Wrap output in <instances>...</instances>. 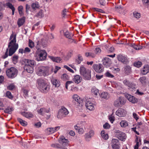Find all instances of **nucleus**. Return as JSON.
Here are the masks:
<instances>
[{
	"instance_id": "27",
	"label": "nucleus",
	"mask_w": 149,
	"mask_h": 149,
	"mask_svg": "<svg viewBox=\"0 0 149 149\" xmlns=\"http://www.w3.org/2000/svg\"><path fill=\"white\" fill-rule=\"evenodd\" d=\"M24 69L28 73H32L33 72V68L32 66H30L29 65H25L24 67Z\"/></svg>"
},
{
	"instance_id": "42",
	"label": "nucleus",
	"mask_w": 149,
	"mask_h": 149,
	"mask_svg": "<svg viewBox=\"0 0 149 149\" xmlns=\"http://www.w3.org/2000/svg\"><path fill=\"white\" fill-rule=\"evenodd\" d=\"M139 80L141 83L143 85H145L146 83V77L145 76L140 77Z\"/></svg>"
},
{
	"instance_id": "50",
	"label": "nucleus",
	"mask_w": 149,
	"mask_h": 149,
	"mask_svg": "<svg viewBox=\"0 0 149 149\" xmlns=\"http://www.w3.org/2000/svg\"><path fill=\"white\" fill-rule=\"evenodd\" d=\"M22 91L24 93V96L25 97H28V96L29 91L26 89L23 88Z\"/></svg>"
},
{
	"instance_id": "48",
	"label": "nucleus",
	"mask_w": 149,
	"mask_h": 149,
	"mask_svg": "<svg viewBox=\"0 0 149 149\" xmlns=\"http://www.w3.org/2000/svg\"><path fill=\"white\" fill-rule=\"evenodd\" d=\"M134 66L138 68H139L141 67V66L142 65V63L141 61H138L134 63Z\"/></svg>"
},
{
	"instance_id": "41",
	"label": "nucleus",
	"mask_w": 149,
	"mask_h": 149,
	"mask_svg": "<svg viewBox=\"0 0 149 149\" xmlns=\"http://www.w3.org/2000/svg\"><path fill=\"white\" fill-rule=\"evenodd\" d=\"M130 46L134 48L136 50L140 49L142 48V46L140 45H135L134 44H132L130 45Z\"/></svg>"
},
{
	"instance_id": "39",
	"label": "nucleus",
	"mask_w": 149,
	"mask_h": 149,
	"mask_svg": "<svg viewBox=\"0 0 149 149\" xmlns=\"http://www.w3.org/2000/svg\"><path fill=\"white\" fill-rule=\"evenodd\" d=\"M101 134L102 138L105 140H107L109 138L108 134L105 133L104 131H102L101 133Z\"/></svg>"
},
{
	"instance_id": "47",
	"label": "nucleus",
	"mask_w": 149,
	"mask_h": 149,
	"mask_svg": "<svg viewBox=\"0 0 149 149\" xmlns=\"http://www.w3.org/2000/svg\"><path fill=\"white\" fill-rule=\"evenodd\" d=\"M41 46L40 40H38L36 42V48L38 51L40 50Z\"/></svg>"
},
{
	"instance_id": "24",
	"label": "nucleus",
	"mask_w": 149,
	"mask_h": 149,
	"mask_svg": "<svg viewBox=\"0 0 149 149\" xmlns=\"http://www.w3.org/2000/svg\"><path fill=\"white\" fill-rule=\"evenodd\" d=\"M123 83L125 85L127 86L129 88L133 89L135 88L134 85H133L132 83L130 82L126 79L123 81Z\"/></svg>"
},
{
	"instance_id": "32",
	"label": "nucleus",
	"mask_w": 149,
	"mask_h": 149,
	"mask_svg": "<svg viewBox=\"0 0 149 149\" xmlns=\"http://www.w3.org/2000/svg\"><path fill=\"white\" fill-rule=\"evenodd\" d=\"M115 10L120 13H123L124 9L120 6H116L115 7Z\"/></svg>"
},
{
	"instance_id": "16",
	"label": "nucleus",
	"mask_w": 149,
	"mask_h": 149,
	"mask_svg": "<svg viewBox=\"0 0 149 149\" xmlns=\"http://www.w3.org/2000/svg\"><path fill=\"white\" fill-rule=\"evenodd\" d=\"M94 131L93 130H90L89 132L85 134V139L87 141H90L94 134Z\"/></svg>"
},
{
	"instance_id": "34",
	"label": "nucleus",
	"mask_w": 149,
	"mask_h": 149,
	"mask_svg": "<svg viewBox=\"0 0 149 149\" xmlns=\"http://www.w3.org/2000/svg\"><path fill=\"white\" fill-rule=\"evenodd\" d=\"M31 7L32 9H33L36 10L39 8L40 5L39 4V3L38 2L36 1L31 4Z\"/></svg>"
},
{
	"instance_id": "38",
	"label": "nucleus",
	"mask_w": 149,
	"mask_h": 149,
	"mask_svg": "<svg viewBox=\"0 0 149 149\" xmlns=\"http://www.w3.org/2000/svg\"><path fill=\"white\" fill-rule=\"evenodd\" d=\"M14 110L13 108L12 107H8L4 110V112L7 113H11Z\"/></svg>"
},
{
	"instance_id": "18",
	"label": "nucleus",
	"mask_w": 149,
	"mask_h": 149,
	"mask_svg": "<svg viewBox=\"0 0 149 149\" xmlns=\"http://www.w3.org/2000/svg\"><path fill=\"white\" fill-rule=\"evenodd\" d=\"M72 97L73 99L75 101L77 102L79 104L78 105L79 107H81L82 106V99L80 98V97L77 94L74 95Z\"/></svg>"
},
{
	"instance_id": "54",
	"label": "nucleus",
	"mask_w": 149,
	"mask_h": 149,
	"mask_svg": "<svg viewBox=\"0 0 149 149\" xmlns=\"http://www.w3.org/2000/svg\"><path fill=\"white\" fill-rule=\"evenodd\" d=\"M23 6H20L18 7V10L19 12V14L21 15H22L23 14Z\"/></svg>"
},
{
	"instance_id": "14",
	"label": "nucleus",
	"mask_w": 149,
	"mask_h": 149,
	"mask_svg": "<svg viewBox=\"0 0 149 149\" xmlns=\"http://www.w3.org/2000/svg\"><path fill=\"white\" fill-rule=\"evenodd\" d=\"M111 145L113 149H119L120 147L118 140L116 139H112Z\"/></svg>"
},
{
	"instance_id": "22",
	"label": "nucleus",
	"mask_w": 149,
	"mask_h": 149,
	"mask_svg": "<svg viewBox=\"0 0 149 149\" xmlns=\"http://www.w3.org/2000/svg\"><path fill=\"white\" fill-rule=\"evenodd\" d=\"M118 60L121 61L123 63H126L127 62L128 60L127 58L121 55H119L117 57Z\"/></svg>"
},
{
	"instance_id": "25",
	"label": "nucleus",
	"mask_w": 149,
	"mask_h": 149,
	"mask_svg": "<svg viewBox=\"0 0 149 149\" xmlns=\"http://www.w3.org/2000/svg\"><path fill=\"white\" fill-rule=\"evenodd\" d=\"M81 80L82 78L79 75H75L72 79L73 81L77 84L79 83Z\"/></svg>"
},
{
	"instance_id": "43",
	"label": "nucleus",
	"mask_w": 149,
	"mask_h": 149,
	"mask_svg": "<svg viewBox=\"0 0 149 149\" xmlns=\"http://www.w3.org/2000/svg\"><path fill=\"white\" fill-rule=\"evenodd\" d=\"M83 60L82 56L80 55H78V58L76 59V62L77 64H80L81 62Z\"/></svg>"
},
{
	"instance_id": "3",
	"label": "nucleus",
	"mask_w": 149,
	"mask_h": 149,
	"mask_svg": "<svg viewBox=\"0 0 149 149\" xmlns=\"http://www.w3.org/2000/svg\"><path fill=\"white\" fill-rule=\"evenodd\" d=\"M58 141L60 144H52L51 146L57 148L65 149V147L68 146L69 145L68 140L63 136H60Z\"/></svg>"
},
{
	"instance_id": "30",
	"label": "nucleus",
	"mask_w": 149,
	"mask_h": 149,
	"mask_svg": "<svg viewBox=\"0 0 149 149\" xmlns=\"http://www.w3.org/2000/svg\"><path fill=\"white\" fill-rule=\"evenodd\" d=\"M25 62L26 63L25 65H27L28 66L29 65L32 67L35 63V62L33 60H29V59L25 60Z\"/></svg>"
},
{
	"instance_id": "19",
	"label": "nucleus",
	"mask_w": 149,
	"mask_h": 149,
	"mask_svg": "<svg viewBox=\"0 0 149 149\" xmlns=\"http://www.w3.org/2000/svg\"><path fill=\"white\" fill-rule=\"evenodd\" d=\"M126 97L130 102L133 103H135L138 102V100L137 98L130 94H127Z\"/></svg>"
},
{
	"instance_id": "33",
	"label": "nucleus",
	"mask_w": 149,
	"mask_h": 149,
	"mask_svg": "<svg viewBox=\"0 0 149 149\" xmlns=\"http://www.w3.org/2000/svg\"><path fill=\"white\" fill-rule=\"evenodd\" d=\"M49 58L53 61L57 63H60L61 61V58L59 57H54L52 56H50Z\"/></svg>"
},
{
	"instance_id": "53",
	"label": "nucleus",
	"mask_w": 149,
	"mask_h": 149,
	"mask_svg": "<svg viewBox=\"0 0 149 149\" xmlns=\"http://www.w3.org/2000/svg\"><path fill=\"white\" fill-rule=\"evenodd\" d=\"M29 46L31 48H33L34 46V42L30 39L29 41Z\"/></svg>"
},
{
	"instance_id": "8",
	"label": "nucleus",
	"mask_w": 149,
	"mask_h": 149,
	"mask_svg": "<svg viewBox=\"0 0 149 149\" xmlns=\"http://www.w3.org/2000/svg\"><path fill=\"white\" fill-rule=\"evenodd\" d=\"M69 111L65 107H62L58 111L57 117L58 118H61L66 116L69 113Z\"/></svg>"
},
{
	"instance_id": "58",
	"label": "nucleus",
	"mask_w": 149,
	"mask_h": 149,
	"mask_svg": "<svg viewBox=\"0 0 149 149\" xmlns=\"http://www.w3.org/2000/svg\"><path fill=\"white\" fill-rule=\"evenodd\" d=\"M73 81H68L65 83V88L67 89H68V87L70 85H71L72 84H73Z\"/></svg>"
},
{
	"instance_id": "23",
	"label": "nucleus",
	"mask_w": 149,
	"mask_h": 149,
	"mask_svg": "<svg viewBox=\"0 0 149 149\" xmlns=\"http://www.w3.org/2000/svg\"><path fill=\"white\" fill-rule=\"evenodd\" d=\"M104 65L106 67H109L111 64L110 59L108 58H105L103 60Z\"/></svg>"
},
{
	"instance_id": "7",
	"label": "nucleus",
	"mask_w": 149,
	"mask_h": 149,
	"mask_svg": "<svg viewBox=\"0 0 149 149\" xmlns=\"http://www.w3.org/2000/svg\"><path fill=\"white\" fill-rule=\"evenodd\" d=\"M6 74L9 78L13 79L17 75L18 70L14 67H11L8 68L6 71Z\"/></svg>"
},
{
	"instance_id": "2",
	"label": "nucleus",
	"mask_w": 149,
	"mask_h": 149,
	"mask_svg": "<svg viewBox=\"0 0 149 149\" xmlns=\"http://www.w3.org/2000/svg\"><path fill=\"white\" fill-rule=\"evenodd\" d=\"M11 40L8 45V48H9V56H11L15 52L18 48V44L16 43V36L12 35L10 38Z\"/></svg>"
},
{
	"instance_id": "9",
	"label": "nucleus",
	"mask_w": 149,
	"mask_h": 149,
	"mask_svg": "<svg viewBox=\"0 0 149 149\" xmlns=\"http://www.w3.org/2000/svg\"><path fill=\"white\" fill-rule=\"evenodd\" d=\"M37 112L38 114L42 116H45L46 115V113L48 114L47 116V118L48 119L50 117L49 114L50 109H46L45 108H41L40 109L37 110Z\"/></svg>"
},
{
	"instance_id": "5",
	"label": "nucleus",
	"mask_w": 149,
	"mask_h": 149,
	"mask_svg": "<svg viewBox=\"0 0 149 149\" xmlns=\"http://www.w3.org/2000/svg\"><path fill=\"white\" fill-rule=\"evenodd\" d=\"M79 71L81 75L85 80H90L91 78V71L83 66L80 67Z\"/></svg>"
},
{
	"instance_id": "6",
	"label": "nucleus",
	"mask_w": 149,
	"mask_h": 149,
	"mask_svg": "<svg viewBox=\"0 0 149 149\" xmlns=\"http://www.w3.org/2000/svg\"><path fill=\"white\" fill-rule=\"evenodd\" d=\"M47 53L45 50H40L36 52L35 55L36 59L38 61L45 60L47 56Z\"/></svg>"
},
{
	"instance_id": "37",
	"label": "nucleus",
	"mask_w": 149,
	"mask_h": 149,
	"mask_svg": "<svg viewBox=\"0 0 149 149\" xmlns=\"http://www.w3.org/2000/svg\"><path fill=\"white\" fill-rule=\"evenodd\" d=\"M17 120L22 125L24 126H26L27 125V123L25 120H23L20 118H17Z\"/></svg>"
},
{
	"instance_id": "59",
	"label": "nucleus",
	"mask_w": 149,
	"mask_h": 149,
	"mask_svg": "<svg viewBox=\"0 0 149 149\" xmlns=\"http://www.w3.org/2000/svg\"><path fill=\"white\" fill-rule=\"evenodd\" d=\"M109 119L110 121L112 123H113V122L114 121V117L113 116V114H112L110 115L109 116Z\"/></svg>"
},
{
	"instance_id": "56",
	"label": "nucleus",
	"mask_w": 149,
	"mask_h": 149,
	"mask_svg": "<svg viewBox=\"0 0 149 149\" xmlns=\"http://www.w3.org/2000/svg\"><path fill=\"white\" fill-rule=\"evenodd\" d=\"M40 41L41 45L43 47L46 46V41L44 39H42L40 40Z\"/></svg>"
},
{
	"instance_id": "4",
	"label": "nucleus",
	"mask_w": 149,
	"mask_h": 149,
	"mask_svg": "<svg viewBox=\"0 0 149 149\" xmlns=\"http://www.w3.org/2000/svg\"><path fill=\"white\" fill-rule=\"evenodd\" d=\"M49 68L46 67L40 66L38 67L36 70V74L39 76L45 77L49 74Z\"/></svg>"
},
{
	"instance_id": "29",
	"label": "nucleus",
	"mask_w": 149,
	"mask_h": 149,
	"mask_svg": "<svg viewBox=\"0 0 149 149\" xmlns=\"http://www.w3.org/2000/svg\"><path fill=\"white\" fill-rule=\"evenodd\" d=\"M25 18L24 17L18 19L17 23L19 27L24 24L25 22Z\"/></svg>"
},
{
	"instance_id": "57",
	"label": "nucleus",
	"mask_w": 149,
	"mask_h": 149,
	"mask_svg": "<svg viewBox=\"0 0 149 149\" xmlns=\"http://www.w3.org/2000/svg\"><path fill=\"white\" fill-rule=\"evenodd\" d=\"M67 12H68V10L66 8L62 10L61 12V14L63 17H65V16L66 15V13Z\"/></svg>"
},
{
	"instance_id": "31",
	"label": "nucleus",
	"mask_w": 149,
	"mask_h": 149,
	"mask_svg": "<svg viewBox=\"0 0 149 149\" xmlns=\"http://www.w3.org/2000/svg\"><path fill=\"white\" fill-rule=\"evenodd\" d=\"M100 97L102 98L108 99L109 97V96L107 93L103 92L100 95Z\"/></svg>"
},
{
	"instance_id": "35",
	"label": "nucleus",
	"mask_w": 149,
	"mask_h": 149,
	"mask_svg": "<svg viewBox=\"0 0 149 149\" xmlns=\"http://www.w3.org/2000/svg\"><path fill=\"white\" fill-rule=\"evenodd\" d=\"M91 93L93 95L96 96L98 94H99V91L97 88L93 87L91 89Z\"/></svg>"
},
{
	"instance_id": "51",
	"label": "nucleus",
	"mask_w": 149,
	"mask_h": 149,
	"mask_svg": "<svg viewBox=\"0 0 149 149\" xmlns=\"http://www.w3.org/2000/svg\"><path fill=\"white\" fill-rule=\"evenodd\" d=\"M6 96L9 99H12L13 97L11 93L9 91H7L6 93Z\"/></svg>"
},
{
	"instance_id": "49",
	"label": "nucleus",
	"mask_w": 149,
	"mask_h": 149,
	"mask_svg": "<svg viewBox=\"0 0 149 149\" xmlns=\"http://www.w3.org/2000/svg\"><path fill=\"white\" fill-rule=\"evenodd\" d=\"M125 70L126 73L128 74L131 72V68L129 66H126L125 68Z\"/></svg>"
},
{
	"instance_id": "21",
	"label": "nucleus",
	"mask_w": 149,
	"mask_h": 149,
	"mask_svg": "<svg viewBox=\"0 0 149 149\" xmlns=\"http://www.w3.org/2000/svg\"><path fill=\"white\" fill-rule=\"evenodd\" d=\"M141 74L144 75L146 74L149 72V65H145L141 70Z\"/></svg>"
},
{
	"instance_id": "60",
	"label": "nucleus",
	"mask_w": 149,
	"mask_h": 149,
	"mask_svg": "<svg viewBox=\"0 0 149 149\" xmlns=\"http://www.w3.org/2000/svg\"><path fill=\"white\" fill-rule=\"evenodd\" d=\"M92 9L93 10L95 11H97L101 13H104V11L100 9H99L95 8H92Z\"/></svg>"
},
{
	"instance_id": "55",
	"label": "nucleus",
	"mask_w": 149,
	"mask_h": 149,
	"mask_svg": "<svg viewBox=\"0 0 149 149\" xmlns=\"http://www.w3.org/2000/svg\"><path fill=\"white\" fill-rule=\"evenodd\" d=\"M86 56L87 57L90 56L92 57H94L95 56V54L92 52H87L86 53Z\"/></svg>"
},
{
	"instance_id": "11",
	"label": "nucleus",
	"mask_w": 149,
	"mask_h": 149,
	"mask_svg": "<svg viewBox=\"0 0 149 149\" xmlns=\"http://www.w3.org/2000/svg\"><path fill=\"white\" fill-rule=\"evenodd\" d=\"M116 136L118 139L122 141H125L127 137L125 133L119 130L117 131Z\"/></svg>"
},
{
	"instance_id": "40",
	"label": "nucleus",
	"mask_w": 149,
	"mask_h": 149,
	"mask_svg": "<svg viewBox=\"0 0 149 149\" xmlns=\"http://www.w3.org/2000/svg\"><path fill=\"white\" fill-rule=\"evenodd\" d=\"M120 125L122 127H125L128 125V124L127 121L123 120L120 123Z\"/></svg>"
},
{
	"instance_id": "46",
	"label": "nucleus",
	"mask_w": 149,
	"mask_h": 149,
	"mask_svg": "<svg viewBox=\"0 0 149 149\" xmlns=\"http://www.w3.org/2000/svg\"><path fill=\"white\" fill-rule=\"evenodd\" d=\"M36 16L39 18L42 17L43 16V11L42 10H40L37 14Z\"/></svg>"
},
{
	"instance_id": "26",
	"label": "nucleus",
	"mask_w": 149,
	"mask_h": 149,
	"mask_svg": "<svg viewBox=\"0 0 149 149\" xmlns=\"http://www.w3.org/2000/svg\"><path fill=\"white\" fill-rule=\"evenodd\" d=\"M51 81L53 85L55 87H58L60 85L59 81L56 79H51Z\"/></svg>"
},
{
	"instance_id": "64",
	"label": "nucleus",
	"mask_w": 149,
	"mask_h": 149,
	"mask_svg": "<svg viewBox=\"0 0 149 149\" xmlns=\"http://www.w3.org/2000/svg\"><path fill=\"white\" fill-rule=\"evenodd\" d=\"M64 35L66 37L68 38L69 39H70L72 38V36L70 35L69 32L68 31L65 32V33Z\"/></svg>"
},
{
	"instance_id": "17",
	"label": "nucleus",
	"mask_w": 149,
	"mask_h": 149,
	"mask_svg": "<svg viewBox=\"0 0 149 149\" xmlns=\"http://www.w3.org/2000/svg\"><path fill=\"white\" fill-rule=\"evenodd\" d=\"M116 114L119 117H124L126 114V111L122 108H119L116 112Z\"/></svg>"
},
{
	"instance_id": "62",
	"label": "nucleus",
	"mask_w": 149,
	"mask_h": 149,
	"mask_svg": "<svg viewBox=\"0 0 149 149\" xmlns=\"http://www.w3.org/2000/svg\"><path fill=\"white\" fill-rule=\"evenodd\" d=\"M64 67L65 68L67 69L68 71H69L70 72L72 73H73L74 72V71L72 69H71L70 68H69V67L67 66V65H64Z\"/></svg>"
},
{
	"instance_id": "12",
	"label": "nucleus",
	"mask_w": 149,
	"mask_h": 149,
	"mask_svg": "<svg viewBox=\"0 0 149 149\" xmlns=\"http://www.w3.org/2000/svg\"><path fill=\"white\" fill-rule=\"evenodd\" d=\"M91 99L86 100L85 104L86 108L90 111H92L94 109V105L91 101Z\"/></svg>"
},
{
	"instance_id": "44",
	"label": "nucleus",
	"mask_w": 149,
	"mask_h": 149,
	"mask_svg": "<svg viewBox=\"0 0 149 149\" xmlns=\"http://www.w3.org/2000/svg\"><path fill=\"white\" fill-rule=\"evenodd\" d=\"M61 78L63 80L65 81L69 79V77L66 74H64L61 76Z\"/></svg>"
},
{
	"instance_id": "1",
	"label": "nucleus",
	"mask_w": 149,
	"mask_h": 149,
	"mask_svg": "<svg viewBox=\"0 0 149 149\" xmlns=\"http://www.w3.org/2000/svg\"><path fill=\"white\" fill-rule=\"evenodd\" d=\"M38 88L43 93H47L50 89V86L47 81L43 79L40 78L36 81Z\"/></svg>"
},
{
	"instance_id": "28",
	"label": "nucleus",
	"mask_w": 149,
	"mask_h": 149,
	"mask_svg": "<svg viewBox=\"0 0 149 149\" xmlns=\"http://www.w3.org/2000/svg\"><path fill=\"white\" fill-rule=\"evenodd\" d=\"M74 128L79 134H82L84 132V130L83 128H80L77 125L74 126Z\"/></svg>"
},
{
	"instance_id": "45",
	"label": "nucleus",
	"mask_w": 149,
	"mask_h": 149,
	"mask_svg": "<svg viewBox=\"0 0 149 149\" xmlns=\"http://www.w3.org/2000/svg\"><path fill=\"white\" fill-rule=\"evenodd\" d=\"M134 17L137 19H139L141 17V14L136 12H134L133 13Z\"/></svg>"
},
{
	"instance_id": "15",
	"label": "nucleus",
	"mask_w": 149,
	"mask_h": 149,
	"mask_svg": "<svg viewBox=\"0 0 149 149\" xmlns=\"http://www.w3.org/2000/svg\"><path fill=\"white\" fill-rule=\"evenodd\" d=\"M60 126H58L55 127H50L47 128L46 130L47 133L48 134H50L54 133L59 130L60 128Z\"/></svg>"
},
{
	"instance_id": "13",
	"label": "nucleus",
	"mask_w": 149,
	"mask_h": 149,
	"mask_svg": "<svg viewBox=\"0 0 149 149\" xmlns=\"http://www.w3.org/2000/svg\"><path fill=\"white\" fill-rule=\"evenodd\" d=\"M93 68L96 72L98 73L102 72L104 70L103 65L100 64H94Z\"/></svg>"
},
{
	"instance_id": "10",
	"label": "nucleus",
	"mask_w": 149,
	"mask_h": 149,
	"mask_svg": "<svg viewBox=\"0 0 149 149\" xmlns=\"http://www.w3.org/2000/svg\"><path fill=\"white\" fill-rule=\"evenodd\" d=\"M125 102L123 99L121 97H120L117 99L114 102V105L116 107H121L124 104Z\"/></svg>"
},
{
	"instance_id": "52",
	"label": "nucleus",
	"mask_w": 149,
	"mask_h": 149,
	"mask_svg": "<svg viewBox=\"0 0 149 149\" xmlns=\"http://www.w3.org/2000/svg\"><path fill=\"white\" fill-rule=\"evenodd\" d=\"M6 6L8 7L11 9L12 10L13 9H15V8L12 5V4L9 2L6 3Z\"/></svg>"
},
{
	"instance_id": "63",
	"label": "nucleus",
	"mask_w": 149,
	"mask_h": 149,
	"mask_svg": "<svg viewBox=\"0 0 149 149\" xmlns=\"http://www.w3.org/2000/svg\"><path fill=\"white\" fill-rule=\"evenodd\" d=\"M94 51L96 54L100 53L101 52V50L98 47H96Z\"/></svg>"
},
{
	"instance_id": "61",
	"label": "nucleus",
	"mask_w": 149,
	"mask_h": 149,
	"mask_svg": "<svg viewBox=\"0 0 149 149\" xmlns=\"http://www.w3.org/2000/svg\"><path fill=\"white\" fill-rule=\"evenodd\" d=\"M105 75L106 77L110 78H113L114 77L113 75L111 74L109 72H107L105 73Z\"/></svg>"
},
{
	"instance_id": "20",
	"label": "nucleus",
	"mask_w": 149,
	"mask_h": 149,
	"mask_svg": "<svg viewBox=\"0 0 149 149\" xmlns=\"http://www.w3.org/2000/svg\"><path fill=\"white\" fill-rule=\"evenodd\" d=\"M21 114L23 116L27 118H33L34 116L32 113L29 112H21Z\"/></svg>"
},
{
	"instance_id": "36",
	"label": "nucleus",
	"mask_w": 149,
	"mask_h": 149,
	"mask_svg": "<svg viewBox=\"0 0 149 149\" xmlns=\"http://www.w3.org/2000/svg\"><path fill=\"white\" fill-rule=\"evenodd\" d=\"M72 53L71 52H68L66 56H64V54H62L61 57L63 58H64L65 60H68L72 55Z\"/></svg>"
}]
</instances>
